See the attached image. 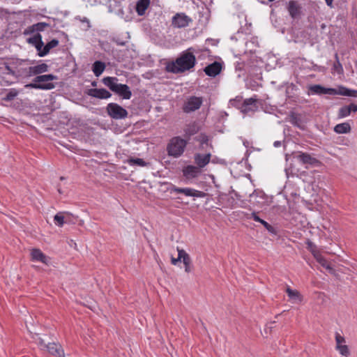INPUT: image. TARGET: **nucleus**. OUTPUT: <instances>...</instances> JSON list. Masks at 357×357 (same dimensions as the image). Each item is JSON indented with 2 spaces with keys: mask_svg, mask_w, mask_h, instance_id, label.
Returning a JSON list of instances; mask_svg holds the SVG:
<instances>
[{
  "mask_svg": "<svg viewBox=\"0 0 357 357\" xmlns=\"http://www.w3.org/2000/svg\"><path fill=\"white\" fill-rule=\"evenodd\" d=\"M308 248L310 251L311 250H317L315 245L311 242L308 243Z\"/></svg>",
  "mask_w": 357,
  "mask_h": 357,
  "instance_id": "nucleus-44",
  "label": "nucleus"
},
{
  "mask_svg": "<svg viewBox=\"0 0 357 357\" xmlns=\"http://www.w3.org/2000/svg\"><path fill=\"white\" fill-rule=\"evenodd\" d=\"M296 158L300 162L304 165H314L319 162L318 160L307 153H299L296 155Z\"/></svg>",
  "mask_w": 357,
  "mask_h": 357,
  "instance_id": "nucleus-18",
  "label": "nucleus"
},
{
  "mask_svg": "<svg viewBox=\"0 0 357 357\" xmlns=\"http://www.w3.org/2000/svg\"><path fill=\"white\" fill-rule=\"evenodd\" d=\"M222 70V65L218 61H215L207 66H206L204 69V73L210 77H215Z\"/></svg>",
  "mask_w": 357,
  "mask_h": 357,
  "instance_id": "nucleus-14",
  "label": "nucleus"
},
{
  "mask_svg": "<svg viewBox=\"0 0 357 357\" xmlns=\"http://www.w3.org/2000/svg\"><path fill=\"white\" fill-rule=\"evenodd\" d=\"M87 94L99 99H107L112 96L111 93L105 89H91L88 91Z\"/></svg>",
  "mask_w": 357,
  "mask_h": 357,
  "instance_id": "nucleus-15",
  "label": "nucleus"
},
{
  "mask_svg": "<svg viewBox=\"0 0 357 357\" xmlns=\"http://www.w3.org/2000/svg\"><path fill=\"white\" fill-rule=\"evenodd\" d=\"M5 69L7 71V74H10L12 75H15L14 70L8 65L5 66Z\"/></svg>",
  "mask_w": 357,
  "mask_h": 357,
  "instance_id": "nucleus-42",
  "label": "nucleus"
},
{
  "mask_svg": "<svg viewBox=\"0 0 357 357\" xmlns=\"http://www.w3.org/2000/svg\"><path fill=\"white\" fill-rule=\"evenodd\" d=\"M273 145H274V146H275V147H278V146H280L281 145V143H280V142H279V141H276V142H274V144H273Z\"/></svg>",
  "mask_w": 357,
  "mask_h": 357,
  "instance_id": "nucleus-47",
  "label": "nucleus"
},
{
  "mask_svg": "<svg viewBox=\"0 0 357 357\" xmlns=\"http://www.w3.org/2000/svg\"><path fill=\"white\" fill-rule=\"evenodd\" d=\"M34 47L38 52V56H40V54H41V52H43V49L44 47V43H43V40L40 41V43H38L37 45H34Z\"/></svg>",
  "mask_w": 357,
  "mask_h": 357,
  "instance_id": "nucleus-39",
  "label": "nucleus"
},
{
  "mask_svg": "<svg viewBox=\"0 0 357 357\" xmlns=\"http://www.w3.org/2000/svg\"><path fill=\"white\" fill-rule=\"evenodd\" d=\"M351 128L349 123H342L334 127V131L337 134H346L351 132Z\"/></svg>",
  "mask_w": 357,
  "mask_h": 357,
  "instance_id": "nucleus-26",
  "label": "nucleus"
},
{
  "mask_svg": "<svg viewBox=\"0 0 357 357\" xmlns=\"http://www.w3.org/2000/svg\"><path fill=\"white\" fill-rule=\"evenodd\" d=\"M44 347L47 348L48 352L53 356L57 357L65 356L64 351L60 344L56 343H49L47 344H44Z\"/></svg>",
  "mask_w": 357,
  "mask_h": 357,
  "instance_id": "nucleus-17",
  "label": "nucleus"
},
{
  "mask_svg": "<svg viewBox=\"0 0 357 357\" xmlns=\"http://www.w3.org/2000/svg\"><path fill=\"white\" fill-rule=\"evenodd\" d=\"M357 112V105L352 103L349 105H345L340 108L337 117L338 119H343L349 116L351 112Z\"/></svg>",
  "mask_w": 357,
  "mask_h": 357,
  "instance_id": "nucleus-19",
  "label": "nucleus"
},
{
  "mask_svg": "<svg viewBox=\"0 0 357 357\" xmlns=\"http://www.w3.org/2000/svg\"><path fill=\"white\" fill-rule=\"evenodd\" d=\"M58 191L59 193H61V190L60 189H58Z\"/></svg>",
  "mask_w": 357,
  "mask_h": 357,
  "instance_id": "nucleus-49",
  "label": "nucleus"
},
{
  "mask_svg": "<svg viewBox=\"0 0 357 357\" xmlns=\"http://www.w3.org/2000/svg\"><path fill=\"white\" fill-rule=\"evenodd\" d=\"M177 251H178V257L177 258L172 257V259H171V262L173 265H176L178 261H181V260L183 261V257H181V256H183L186 252L185 250H183L182 249H179L178 248H177Z\"/></svg>",
  "mask_w": 357,
  "mask_h": 357,
  "instance_id": "nucleus-34",
  "label": "nucleus"
},
{
  "mask_svg": "<svg viewBox=\"0 0 357 357\" xmlns=\"http://www.w3.org/2000/svg\"><path fill=\"white\" fill-rule=\"evenodd\" d=\"M172 192L181 193L188 197H202L204 195L203 192L199 190H196L192 188H181L176 186H173V188L171 189V192Z\"/></svg>",
  "mask_w": 357,
  "mask_h": 357,
  "instance_id": "nucleus-11",
  "label": "nucleus"
},
{
  "mask_svg": "<svg viewBox=\"0 0 357 357\" xmlns=\"http://www.w3.org/2000/svg\"><path fill=\"white\" fill-rule=\"evenodd\" d=\"M210 159V153L205 155L197 153L195 155V161L200 169L205 167L209 162Z\"/></svg>",
  "mask_w": 357,
  "mask_h": 357,
  "instance_id": "nucleus-23",
  "label": "nucleus"
},
{
  "mask_svg": "<svg viewBox=\"0 0 357 357\" xmlns=\"http://www.w3.org/2000/svg\"><path fill=\"white\" fill-rule=\"evenodd\" d=\"M308 248L310 251L311 250H317L315 245L311 242L308 243Z\"/></svg>",
  "mask_w": 357,
  "mask_h": 357,
  "instance_id": "nucleus-45",
  "label": "nucleus"
},
{
  "mask_svg": "<svg viewBox=\"0 0 357 357\" xmlns=\"http://www.w3.org/2000/svg\"><path fill=\"white\" fill-rule=\"evenodd\" d=\"M183 172L186 178L190 179L198 176L201 173V169L199 167L188 165L183 169Z\"/></svg>",
  "mask_w": 357,
  "mask_h": 357,
  "instance_id": "nucleus-20",
  "label": "nucleus"
},
{
  "mask_svg": "<svg viewBox=\"0 0 357 357\" xmlns=\"http://www.w3.org/2000/svg\"><path fill=\"white\" fill-rule=\"evenodd\" d=\"M309 90L311 93L318 95L330 94L357 96V91L350 90L343 86L340 87L339 89L337 90L333 88H326L319 84H314L310 86Z\"/></svg>",
  "mask_w": 357,
  "mask_h": 357,
  "instance_id": "nucleus-2",
  "label": "nucleus"
},
{
  "mask_svg": "<svg viewBox=\"0 0 357 357\" xmlns=\"http://www.w3.org/2000/svg\"><path fill=\"white\" fill-rule=\"evenodd\" d=\"M196 58L195 55L189 52H183L175 62L167 66L168 71L174 73H183L193 68L195 65Z\"/></svg>",
  "mask_w": 357,
  "mask_h": 357,
  "instance_id": "nucleus-1",
  "label": "nucleus"
},
{
  "mask_svg": "<svg viewBox=\"0 0 357 357\" xmlns=\"http://www.w3.org/2000/svg\"><path fill=\"white\" fill-rule=\"evenodd\" d=\"M325 1H326V4L328 6H330V7L333 6V0H325Z\"/></svg>",
  "mask_w": 357,
  "mask_h": 357,
  "instance_id": "nucleus-46",
  "label": "nucleus"
},
{
  "mask_svg": "<svg viewBox=\"0 0 357 357\" xmlns=\"http://www.w3.org/2000/svg\"><path fill=\"white\" fill-rule=\"evenodd\" d=\"M251 216H252V218L256 221V222H260L261 224H262V222L264 221V220L261 219L257 215L256 213H252L251 214Z\"/></svg>",
  "mask_w": 357,
  "mask_h": 357,
  "instance_id": "nucleus-40",
  "label": "nucleus"
},
{
  "mask_svg": "<svg viewBox=\"0 0 357 357\" xmlns=\"http://www.w3.org/2000/svg\"><path fill=\"white\" fill-rule=\"evenodd\" d=\"M49 26V24L45 22H38L36 24H33L31 26H30V31L31 32L34 31H43L46 27Z\"/></svg>",
  "mask_w": 357,
  "mask_h": 357,
  "instance_id": "nucleus-32",
  "label": "nucleus"
},
{
  "mask_svg": "<svg viewBox=\"0 0 357 357\" xmlns=\"http://www.w3.org/2000/svg\"><path fill=\"white\" fill-rule=\"evenodd\" d=\"M262 225L264 226V227L271 234H275V229L273 227H272L270 224H268L267 222L264 221L262 222Z\"/></svg>",
  "mask_w": 357,
  "mask_h": 357,
  "instance_id": "nucleus-38",
  "label": "nucleus"
},
{
  "mask_svg": "<svg viewBox=\"0 0 357 357\" xmlns=\"http://www.w3.org/2000/svg\"><path fill=\"white\" fill-rule=\"evenodd\" d=\"M187 141L180 137H173L167 145V152L169 155L179 157L184 151Z\"/></svg>",
  "mask_w": 357,
  "mask_h": 357,
  "instance_id": "nucleus-5",
  "label": "nucleus"
},
{
  "mask_svg": "<svg viewBox=\"0 0 357 357\" xmlns=\"http://www.w3.org/2000/svg\"><path fill=\"white\" fill-rule=\"evenodd\" d=\"M48 71V66L46 63H41L34 66H30L27 69V76L31 77L40 75Z\"/></svg>",
  "mask_w": 357,
  "mask_h": 357,
  "instance_id": "nucleus-16",
  "label": "nucleus"
},
{
  "mask_svg": "<svg viewBox=\"0 0 357 357\" xmlns=\"http://www.w3.org/2000/svg\"><path fill=\"white\" fill-rule=\"evenodd\" d=\"M311 252L317 261L324 268H325L331 274H335V269L330 265L327 260L317 250H311Z\"/></svg>",
  "mask_w": 357,
  "mask_h": 357,
  "instance_id": "nucleus-12",
  "label": "nucleus"
},
{
  "mask_svg": "<svg viewBox=\"0 0 357 357\" xmlns=\"http://www.w3.org/2000/svg\"><path fill=\"white\" fill-rule=\"evenodd\" d=\"M257 100L252 98L245 99L241 107V111L243 114L255 112L258 107L256 104Z\"/></svg>",
  "mask_w": 357,
  "mask_h": 357,
  "instance_id": "nucleus-13",
  "label": "nucleus"
},
{
  "mask_svg": "<svg viewBox=\"0 0 357 357\" xmlns=\"http://www.w3.org/2000/svg\"><path fill=\"white\" fill-rule=\"evenodd\" d=\"M286 292L289 297L290 301L293 303H298L302 301V296L300 292L297 290L292 289L289 287L286 289Z\"/></svg>",
  "mask_w": 357,
  "mask_h": 357,
  "instance_id": "nucleus-22",
  "label": "nucleus"
},
{
  "mask_svg": "<svg viewBox=\"0 0 357 357\" xmlns=\"http://www.w3.org/2000/svg\"><path fill=\"white\" fill-rule=\"evenodd\" d=\"M192 22V19L185 13H176L172 18V24L174 27L183 28L188 26Z\"/></svg>",
  "mask_w": 357,
  "mask_h": 357,
  "instance_id": "nucleus-8",
  "label": "nucleus"
},
{
  "mask_svg": "<svg viewBox=\"0 0 357 357\" xmlns=\"http://www.w3.org/2000/svg\"><path fill=\"white\" fill-rule=\"evenodd\" d=\"M269 1H273L274 0H268Z\"/></svg>",
  "mask_w": 357,
  "mask_h": 357,
  "instance_id": "nucleus-50",
  "label": "nucleus"
},
{
  "mask_svg": "<svg viewBox=\"0 0 357 357\" xmlns=\"http://www.w3.org/2000/svg\"><path fill=\"white\" fill-rule=\"evenodd\" d=\"M126 162L131 165V166H139V167H145L147 166L148 163L146 162L142 158H129Z\"/></svg>",
  "mask_w": 357,
  "mask_h": 357,
  "instance_id": "nucleus-30",
  "label": "nucleus"
},
{
  "mask_svg": "<svg viewBox=\"0 0 357 357\" xmlns=\"http://www.w3.org/2000/svg\"><path fill=\"white\" fill-rule=\"evenodd\" d=\"M202 104V100L201 98L191 96L185 102L183 110L185 113H190L199 109Z\"/></svg>",
  "mask_w": 357,
  "mask_h": 357,
  "instance_id": "nucleus-7",
  "label": "nucleus"
},
{
  "mask_svg": "<svg viewBox=\"0 0 357 357\" xmlns=\"http://www.w3.org/2000/svg\"><path fill=\"white\" fill-rule=\"evenodd\" d=\"M150 4V0H139L136 4V12L139 16L145 14V12Z\"/></svg>",
  "mask_w": 357,
  "mask_h": 357,
  "instance_id": "nucleus-24",
  "label": "nucleus"
},
{
  "mask_svg": "<svg viewBox=\"0 0 357 357\" xmlns=\"http://www.w3.org/2000/svg\"><path fill=\"white\" fill-rule=\"evenodd\" d=\"M116 77H107L102 79L103 84L109 88L111 91L121 96L123 99H130L132 92L126 84H118Z\"/></svg>",
  "mask_w": 357,
  "mask_h": 357,
  "instance_id": "nucleus-3",
  "label": "nucleus"
},
{
  "mask_svg": "<svg viewBox=\"0 0 357 357\" xmlns=\"http://www.w3.org/2000/svg\"><path fill=\"white\" fill-rule=\"evenodd\" d=\"M105 69V64L102 61H97L93 64V72L96 77H99Z\"/></svg>",
  "mask_w": 357,
  "mask_h": 357,
  "instance_id": "nucleus-29",
  "label": "nucleus"
},
{
  "mask_svg": "<svg viewBox=\"0 0 357 357\" xmlns=\"http://www.w3.org/2000/svg\"><path fill=\"white\" fill-rule=\"evenodd\" d=\"M183 257V263L185 266V271L190 273L192 271V260L190 255L185 252Z\"/></svg>",
  "mask_w": 357,
  "mask_h": 357,
  "instance_id": "nucleus-31",
  "label": "nucleus"
},
{
  "mask_svg": "<svg viewBox=\"0 0 357 357\" xmlns=\"http://www.w3.org/2000/svg\"><path fill=\"white\" fill-rule=\"evenodd\" d=\"M112 41H114L115 43H116L118 45L124 46L126 43V42L123 41L119 38H113Z\"/></svg>",
  "mask_w": 357,
  "mask_h": 357,
  "instance_id": "nucleus-41",
  "label": "nucleus"
},
{
  "mask_svg": "<svg viewBox=\"0 0 357 357\" xmlns=\"http://www.w3.org/2000/svg\"><path fill=\"white\" fill-rule=\"evenodd\" d=\"M59 45V40L57 39H53L47 43L43 47V52L40 54V56H44L47 55L51 49L56 47Z\"/></svg>",
  "mask_w": 357,
  "mask_h": 357,
  "instance_id": "nucleus-28",
  "label": "nucleus"
},
{
  "mask_svg": "<svg viewBox=\"0 0 357 357\" xmlns=\"http://www.w3.org/2000/svg\"><path fill=\"white\" fill-rule=\"evenodd\" d=\"M68 213H58L54 217V222L59 227H62L65 222H68Z\"/></svg>",
  "mask_w": 357,
  "mask_h": 357,
  "instance_id": "nucleus-27",
  "label": "nucleus"
},
{
  "mask_svg": "<svg viewBox=\"0 0 357 357\" xmlns=\"http://www.w3.org/2000/svg\"><path fill=\"white\" fill-rule=\"evenodd\" d=\"M19 92L15 89H11L6 96L3 98L5 101H11L18 95Z\"/></svg>",
  "mask_w": 357,
  "mask_h": 357,
  "instance_id": "nucleus-33",
  "label": "nucleus"
},
{
  "mask_svg": "<svg viewBox=\"0 0 357 357\" xmlns=\"http://www.w3.org/2000/svg\"><path fill=\"white\" fill-rule=\"evenodd\" d=\"M108 115L114 119H122L128 116V112L126 109L116 103H109L106 107Z\"/></svg>",
  "mask_w": 357,
  "mask_h": 357,
  "instance_id": "nucleus-6",
  "label": "nucleus"
},
{
  "mask_svg": "<svg viewBox=\"0 0 357 357\" xmlns=\"http://www.w3.org/2000/svg\"><path fill=\"white\" fill-rule=\"evenodd\" d=\"M199 130V126L196 122H191L187 124L184 128V137L187 139H189L191 136L195 135L198 132Z\"/></svg>",
  "mask_w": 357,
  "mask_h": 357,
  "instance_id": "nucleus-21",
  "label": "nucleus"
},
{
  "mask_svg": "<svg viewBox=\"0 0 357 357\" xmlns=\"http://www.w3.org/2000/svg\"><path fill=\"white\" fill-rule=\"evenodd\" d=\"M38 344L41 347V349H47V348L44 347V344H46L44 342V340L41 338H39L38 340Z\"/></svg>",
  "mask_w": 357,
  "mask_h": 357,
  "instance_id": "nucleus-43",
  "label": "nucleus"
},
{
  "mask_svg": "<svg viewBox=\"0 0 357 357\" xmlns=\"http://www.w3.org/2000/svg\"><path fill=\"white\" fill-rule=\"evenodd\" d=\"M28 43L33 46L42 41V36L40 33H36L33 37L28 38Z\"/></svg>",
  "mask_w": 357,
  "mask_h": 357,
  "instance_id": "nucleus-35",
  "label": "nucleus"
},
{
  "mask_svg": "<svg viewBox=\"0 0 357 357\" xmlns=\"http://www.w3.org/2000/svg\"><path fill=\"white\" fill-rule=\"evenodd\" d=\"M64 179H65V178H64L63 176H61V177H60V180L63 181V180H64Z\"/></svg>",
  "mask_w": 357,
  "mask_h": 357,
  "instance_id": "nucleus-48",
  "label": "nucleus"
},
{
  "mask_svg": "<svg viewBox=\"0 0 357 357\" xmlns=\"http://www.w3.org/2000/svg\"><path fill=\"white\" fill-rule=\"evenodd\" d=\"M335 339L336 342V349L340 352L341 355L347 357L349 356L350 354V351L348 346L345 344V338L343 336H342L340 333H335Z\"/></svg>",
  "mask_w": 357,
  "mask_h": 357,
  "instance_id": "nucleus-9",
  "label": "nucleus"
},
{
  "mask_svg": "<svg viewBox=\"0 0 357 357\" xmlns=\"http://www.w3.org/2000/svg\"><path fill=\"white\" fill-rule=\"evenodd\" d=\"M56 79V77L52 74L38 75L33 79V82L25 85L26 88L42 90H50L55 87L54 84L48 82Z\"/></svg>",
  "mask_w": 357,
  "mask_h": 357,
  "instance_id": "nucleus-4",
  "label": "nucleus"
},
{
  "mask_svg": "<svg viewBox=\"0 0 357 357\" xmlns=\"http://www.w3.org/2000/svg\"><path fill=\"white\" fill-rule=\"evenodd\" d=\"M33 260L41 261L47 264V257L39 249H33L31 252Z\"/></svg>",
  "mask_w": 357,
  "mask_h": 357,
  "instance_id": "nucleus-25",
  "label": "nucleus"
},
{
  "mask_svg": "<svg viewBox=\"0 0 357 357\" xmlns=\"http://www.w3.org/2000/svg\"><path fill=\"white\" fill-rule=\"evenodd\" d=\"M335 59L337 62L334 64L333 69L338 73H340L342 72L343 69L341 63L339 61L337 54H335Z\"/></svg>",
  "mask_w": 357,
  "mask_h": 357,
  "instance_id": "nucleus-36",
  "label": "nucleus"
},
{
  "mask_svg": "<svg viewBox=\"0 0 357 357\" xmlns=\"http://www.w3.org/2000/svg\"><path fill=\"white\" fill-rule=\"evenodd\" d=\"M287 8L289 15L293 19H297L300 17L302 14V7L301 4L296 1H289Z\"/></svg>",
  "mask_w": 357,
  "mask_h": 357,
  "instance_id": "nucleus-10",
  "label": "nucleus"
},
{
  "mask_svg": "<svg viewBox=\"0 0 357 357\" xmlns=\"http://www.w3.org/2000/svg\"><path fill=\"white\" fill-rule=\"evenodd\" d=\"M197 140L202 144H208V137L205 134H200L197 137Z\"/></svg>",
  "mask_w": 357,
  "mask_h": 357,
  "instance_id": "nucleus-37",
  "label": "nucleus"
}]
</instances>
